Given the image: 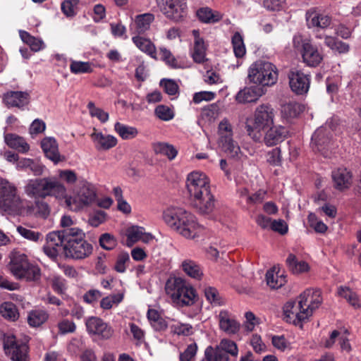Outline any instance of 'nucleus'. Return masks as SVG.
I'll use <instances>...</instances> for the list:
<instances>
[{
    "mask_svg": "<svg viewBox=\"0 0 361 361\" xmlns=\"http://www.w3.org/2000/svg\"><path fill=\"white\" fill-rule=\"evenodd\" d=\"M64 241L63 255L66 258L80 260L90 257L93 252V246L85 239V233L79 228L61 230Z\"/></svg>",
    "mask_w": 361,
    "mask_h": 361,
    "instance_id": "20e7f679",
    "label": "nucleus"
},
{
    "mask_svg": "<svg viewBox=\"0 0 361 361\" xmlns=\"http://www.w3.org/2000/svg\"><path fill=\"white\" fill-rule=\"evenodd\" d=\"M61 231L50 232L47 235V243L43 247L44 252L50 258L56 259L60 252L63 254Z\"/></svg>",
    "mask_w": 361,
    "mask_h": 361,
    "instance_id": "6ab92c4d",
    "label": "nucleus"
},
{
    "mask_svg": "<svg viewBox=\"0 0 361 361\" xmlns=\"http://www.w3.org/2000/svg\"><path fill=\"white\" fill-rule=\"evenodd\" d=\"M85 325L90 334L97 335L104 339L109 338L113 334L111 328L97 317L87 318L85 321Z\"/></svg>",
    "mask_w": 361,
    "mask_h": 361,
    "instance_id": "aec40b11",
    "label": "nucleus"
},
{
    "mask_svg": "<svg viewBox=\"0 0 361 361\" xmlns=\"http://www.w3.org/2000/svg\"><path fill=\"white\" fill-rule=\"evenodd\" d=\"M145 229L142 227L132 226L127 230L126 245L131 247L133 244L140 240Z\"/></svg>",
    "mask_w": 361,
    "mask_h": 361,
    "instance_id": "49530a36",
    "label": "nucleus"
},
{
    "mask_svg": "<svg viewBox=\"0 0 361 361\" xmlns=\"http://www.w3.org/2000/svg\"><path fill=\"white\" fill-rule=\"evenodd\" d=\"M322 302L319 290L307 289L296 300L288 301L283 307L284 319L295 325L307 321Z\"/></svg>",
    "mask_w": 361,
    "mask_h": 361,
    "instance_id": "f257e3e1",
    "label": "nucleus"
},
{
    "mask_svg": "<svg viewBox=\"0 0 361 361\" xmlns=\"http://www.w3.org/2000/svg\"><path fill=\"white\" fill-rule=\"evenodd\" d=\"M267 285L271 288H279L286 283V279L282 275L279 276L274 271L269 270L266 274Z\"/></svg>",
    "mask_w": 361,
    "mask_h": 361,
    "instance_id": "09e8293b",
    "label": "nucleus"
},
{
    "mask_svg": "<svg viewBox=\"0 0 361 361\" xmlns=\"http://www.w3.org/2000/svg\"><path fill=\"white\" fill-rule=\"evenodd\" d=\"M301 54L303 62L310 67L318 66L323 60V56L319 51L317 47L310 42L302 44Z\"/></svg>",
    "mask_w": 361,
    "mask_h": 361,
    "instance_id": "4be33fe9",
    "label": "nucleus"
},
{
    "mask_svg": "<svg viewBox=\"0 0 361 361\" xmlns=\"http://www.w3.org/2000/svg\"><path fill=\"white\" fill-rule=\"evenodd\" d=\"M306 20L310 23H320L321 21L328 23L331 20V18L329 16L321 13L315 9H310L306 13Z\"/></svg>",
    "mask_w": 361,
    "mask_h": 361,
    "instance_id": "864d4df0",
    "label": "nucleus"
},
{
    "mask_svg": "<svg viewBox=\"0 0 361 361\" xmlns=\"http://www.w3.org/2000/svg\"><path fill=\"white\" fill-rule=\"evenodd\" d=\"M156 154L167 157L169 160H173L178 154L177 149L172 145L166 142H157L153 145Z\"/></svg>",
    "mask_w": 361,
    "mask_h": 361,
    "instance_id": "c9c22d12",
    "label": "nucleus"
},
{
    "mask_svg": "<svg viewBox=\"0 0 361 361\" xmlns=\"http://www.w3.org/2000/svg\"><path fill=\"white\" fill-rule=\"evenodd\" d=\"M303 110L302 106L296 102L285 104L281 107V115L283 118H290L298 116Z\"/></svg>",
    "mask_w": 361,
    "mask_h": 361,
    "instance_id": "37998d69",
    "label": "nucleus"
},
{
    "mask_svg": "<svg viewBox=\"0 0 361 361\" xmlns=\"http://www.w3.org/2000/svg\"><path fill=\"white\" fill-rule=\"evenodd\" d=\"M337 293L340 297L345 298L354 308L357 309L360 307L361 305L357 295L349 287L339 286L337 290Z\"/></svg>",
    "mask_w": 361,
    "mask_h": 361,
    "instance_id": "f704fd0d",
    "label": "nucleus"
},
{
    "mask_svg": "<svg viewBox=\"0 0 361 361\" xmlns=\"http://www.w3.org/2000/svg\"><path fill=\"white\" fill-rule=\"evenodd\" d=\"M335 128L336 124L333 119L328 120L324 126L318 128L312 136L311 145L313 149L327 156L326 149L331 145Z\"/></svg>",
    "mask_w": 361,
    "mask_h": 361,
    "instance_id": "ddd939ff",
    "label": "nucleus"
},
{
    "mask_svg": "<svg viewBox=\"0 0 361 361\" xmlns=\"http://www.w3.org/2000/svg\"><path fill=\"white\" fill-rule=\"evenodd\" d=\"M44 301L46 303L59 307V311L62 317H66L70 314V311L68 309L61 307L63 302L57 297L49 293L44 299Z\"/></svg>",
    "mask_w": 361,
    "mask_h": 361,
    "instance_id": "680f3d73",
    "label": "nucleus"
},
{
    "mask_svg": "<svg viewBox=\"0 0 361 361\" xmlns=\"http://www.w3.org/2000/svg\"><path fill=\"white\" fill-rule=\"evenodd\" d=\"M96 200L97 192L95 187L89 182L83 181L80 183L74 197L67 198L66 202L71 209L77 211L91 205Z\"/></svg>",
    "mask_w": 361,
    "mask_h": 361,
    "instance_id": "9b49d317",
    "label": "nucleus"
},
{
    "mask_svg": "<svg viewBox=\"0 0 361 361\" xmlns=\"http://www.w3.org/2000/svg\"><path fill=\"white\" fill-rule=\"evenodd\" d=\"M289 86L291 90L298 95L306 94L310 85L311 77L300 70L292 68L288 73Z\"/></svg>",
    "mask_w": 361,
    "mask_h": 361,
    "instance_id": "dca6fc26",
    "label": "nucleus"
},
{
    "mask_svg": "<svg viewBox=\"0 0 361 361\" xmlns=\"http://www.w3.org/2000/svg\"><path fill=\"white\" fill-rule=\"evenodd\" d=\"M196 16L202 23H217L224 20L223 15L217 11H213L209 7H202L196 12Z\"/></svg>",
    "mask_w": 361,
    "mask_h": 361,
    "instance_id": "c85d7f7f",
    "label": "nucleus"
},
{
    "mask_svg": "<svg viewBox=\"0 0 361 361\" xmlns=\"http://www.w3.org/2000/svg\"><path fill=\"white\" fill-rule=\"evenodd\" d=\"M308 221L311 227L317 233H324L327 230L326 225L320 220H318L316 216L313 214H310L308 216Z\"/></svg>",
    "mask_w": 361,
    "mask_h": 361,
    "instance_id": "69168bd1",
    "label": "nucleus"
},
{
    "mask_svg": "<svg viewBox=\"0 0 361 361\" xmlns=\"http://www.w3.org/2000/svg\"><path fill=\"white\" fill-rule=\"evenodd\" d=\"M10 257L9 269L16 279L33 282L40 280L39 267L30 264L25 254L15 252L11 254Z\"/></svg>",
    "mask_w": 361,
    "mask_h": 361,
    "instance_id": "6e6552de",
    "label": "nucleus"
},
{
    "mask_svg": "<svg viewBox=\"0 0 361 361\" xmlns=\"http://www.w3.org/2000/svg\"><path fill=\"white\" fill-rule=\"evenodd\" d=\"M96 149L106 151L114 147L117 144V139L111 135H104L101 132H94L90 135Z\"/></svg>",
    "mask_w": 361,
    "mask_h": 361,
    "instance_id": "b1692460",
    "label": "nucleus"
},
{
    "mask_svg": "<svg viewBox=\"0 0 361 361\" xmlns=\"http://www.w3.org/2000/svg\"><path fill=\"white\" fill-rule=\"evenodd\" d=\"M206 46L204 39H198L194 43L193 60L196 63H203L205 59Z\"/></svg>",
    "mask_w": 361,
    "mask_h": 361,
    "instance_id": "de8ad7c7",
    "label": "nucleus"
},
{
    "mask_svg": "<svg viewBox=\"0 0 361 361\" xmlns=\"http://www.w3.org/2000/svg\"><path fill=\"white\" fill-rule=\"evenodd\" d=\"M276 111L269 104H262L256 107L252 118L246 124L248 135L255 141L261 139V131L264 130L274 123Z\"/></svg>",
    "mask_w": 361,
    "mask_h": 361,
    "instance_id": "423d86ee",
    "label": "nucleus"
},
{
    "mask_svg": "<svg viewBox=\"0 0 361 361\" xmlns=\"http://www.w3.org/2000/svg\"><path fill=\"white\" fill-rule=\"evenodd\" d=\"M106 220V213L97 210L91 214L88 219V224L92 227H97Z\"/></svg>",
    "mask_w": 361,
    "mask_h": 361,
    "instance_id": "4d7b16f0",
    "label": "nucleus"
},
{
    "mask_svg": "<svg viewBox=\"0 0 361 361\" xmlns=\"http://www.w3.org/2000/svg\"><path fill=\"white\" fill-rule=\"evenodd\" d=\"M35 214L39 217L46 219L50 213L49 204L42 200H37L34 206Z\"/></svg>",
    "mask_w": 361,
    "mask_h": 361,
    "instance_id": "bf43d9fd",
    "label": "nucleus"
},
{
    "mask_svg": "<svg viewBox=\"0 0 361 361\" xmlns=\"http://www.w3.org/2000/svg\"><path fill=\"white\" fill-rule=\"evenodd\" d=\"M0 207L8 212H17L22 208V200L17 195L16 188L1 178Z\"/></svg>",
    "mask_w": 361,
    "mask_h": 361,
    "instance_id": "f8f14e48",
    "label": "nucleus"
},
{
    "mask_svg": "<svg viewBox=\"0 0 361 361\" xmlns=\"http://www.w3.org/2000/svg\"><path fill=\"white\" fill-rule=\"evenodd\" d=\"M48 319V314L44 310H32L27 316V322L30 326L37 327L44 323Z\"/></svg>",
    "mask_w": 361,
    "mask_h": 361,
    "instance_id": "a19ab883",
    "label": "nucleus"
},
{
    "mask_svg": "<svg viewBox=\"0 0 361 361\" xmlns=\"http://www.w3.org/2000/svg\"><path fill=\"white\" fill-rule=\"evenodd\" d=\"M41 147L46 157L55 164L62 160L59 152L58 144L54 138L46 137L43 139L41 142Z\"/></svg>",
    "mask_w": 361,
    "mask_h": 361,
    "instance_id": "bb28decb",
    "label": "nucleus"
},
{
    "mask_svg": "<svg viewBox=\"0 0 361 361\" xmlns=\"http://www.w3.org/2000/svg\"><path fill=\"white\" fill-rule=\"evenodd\" d=\"M197 346L196 343L188 345L185 351L180 355V361H191L197 353Z\"/></svg>",
    "mask_w": 361,
    "mask_h": 361,
    "instance_id": "774afa93",
    "label": "nucleus"
},
{
    "mask_svg": "<svg viewBox=\"0 0 361 361\" xmlns=\"http://www.w3.org/2000/svg\"><path fill=\"white\" fill-rule=\"evenodd\" d=\"M165 289L173 302L178 306H191L195 302L196 290L188 282L180 277L169 279Z\"/></svg>",
    "mask_w": 361,
    "mask_h": 361,
    "instance_id": "0eeeda50",
    "label": "nucleus"
},
{
    "mask_svg": "<svg viewBox=\"0 0 361 361\" xmlns=\"http://www.w3.org/2000/svg\"><path fill=\"white\" fill-rule=\"evenodd\" d=\"M219 329L228 335H235L240 329V324L235 317L226 310H221L218 316Z\"/></svg>",
    "mask_w": 361,
    "mask_h": 361,
    "instance_id": "a211bd4d",
    "label": "nucleus"
},
{
    "mask_svg": "<svg viewBox=\"0 0 361 361\" xmlns=\"http://www.w3.org/2000/svg\"><path fill=\"white\" fill-rule=\"evenodd\" d=\"M183 271L190 277L200 280L203 276V271L200 266L192 259H185L182 262Z\"/></svg>",
    "mask_w": 361,
    "mask_h": 361,
    "instance_id": "2f4dec72",
    "label": "nucleus"
},
{
    "mask_svg": "<svg viewBox=\"0 0 361 361\" xmlns=\"http://www.w3.org/2000/svg\"><path fill=\"white\" fill-rule=\"evenodd\" d=\"M147 319L156 331H162L167 328L166 321L161 317L159 312L154 309L147 311Z\"/></svg>",
    "mask_w": 361,
    "mask_h": 361,
    "instance_id": "e433bc0d",
    "label": "nucleus"
},
{
    "mask_svg": "<svg viewBox=\"0 0 361 361\" xmlns=\"http://www.w3.org/2000/svg\"><path fill=\"white\" fill-rule=\"evenodd\" d=\"M161 11L169 20L179 21L186 15L185 0H156Z\"/></svg>",
    "mask_w": 361,
    "mask_h": 361,
    "instance_id": "2eb2a0df",
    "label": "nucleus"
},
{
    "mask_svg": "<svg viewBox=\"0 0 361 361\" xmlns=\"http://www.w3.org/2000/svg\"><path fill=\"white\" fill-rule=\"evenodd\" d=\"M154 114L160 120L169 121L173 118L175 114L172 109L166 105H158L155 110Z\"/></svg>",
    "mask_w": 361,
    "mask_h": 361,
    "instance_id": "603ef678",
    "label": "nucleus"
},
{
    "mask_svg": "<svg viewBox=\"0 0 361 361\" xmlns=\"http://www.w3.org/2000/svg\"><path fill=\"white\" fill-rule=\"evenodd\" d=\"M2 100L8 108L23 110L29 104L30 96L27 91H7L3 94Z\"/></svg>",
    "mask_w": 361,
    "mask_h": 361,
    "instance_id": "f3484780",
    "label": "nucleus"
},
{
    "mask_svg": "<svg viewBox=\"0 0 361 361\" xmlns=\"http://www.w3.org/2000/svg\"><path fill=\"white\" fill-rule=\"evenodd\" d=\"M18 233L25 239L37 242L42 238V235L39 232H36L30 229L26 228L21 226L17 227Z\"/></svg>",
    "mask_w": 361,
    "mask_h": 361,
    "instance_id": "13d9d810",
    "label": "nucleus"
},
{
    "mask_svg": "<svg viewBox=\"0 0 361 361\" xmlns=\"http://www.w3.org/2000/svg\"><path fill=\"white\" fill-rule=\"evenodd\" d=\"M101 247L106 250H113L116 246V240L109 233L102 234L99 238Z\"/></svg>",
    "mask_w": 361,
    "mask_h": 361,
    "instance_id": "052dcab7",
    "label": "nucleus"
},
{
    "mask_svg": "<svg viewBox=\"0 0 361 361\" xmlns=\"http://www.w3.org/2000/svg\"><path fill=\"white\" fill-rule=\"evenodd\" d=\"M278 70L275 65L265 61H257L248 68V80L258 86H272L278 80Z\"/></svg>",
    "mask_w": 361,
    "mask_h": 361,
    "instance_id": "1a4fd4ad",
    "label": "nucleus"
},
{
    "mask_svg": "<svg viewBox=\"0 0 361 361\" xmlns=\"http://www.w3.org/2000/svg\"><path fill=\"white\" fill-rule=\"evenodd\" d=\"M164 222L173 230L186 238H195L201 231L195 217L180 207H170L163 213Z\"/></svg>",
    "mask_w": 361,
    "mask_h": 361,
    "instance_id": "7ed1b4c3",
    "label": "nucleus"
},
{
    "mask_svg": "<svg viewBox=\"0 0 361 361\" xmlns=\"http://www.w3.org/2000/svg\"><path fill=\"white\" fill-rule=\"evenodd\" d=\"M102 296L101 291L97 289H90L82 295V300L89 305H94Z\"/></svg>",
    "mask_w": 361,
    "mask_h": 361,
    "instance_id": "e2e57ef3",
    "label": "nucleus"
},
{
    "mask_svg": "<svg viewBox=\"0 0 361 361\" xmlns=\"http://www.w3.org/2000/svg\"><path fill=\"white\" fill-rule=\"evenodd\" d=\"M24 192L31 198H45L54 196L65 198L66 189L55 177H46L30 179L24 187Z\"/></svg>",
    "mask_w": 361,
    "mask_h": 361,
    "instance_id": "39448f33",
    "label": "nucleus"
},
{
    "mask_svg": "<svg viewBox=\"0 0 361 361\" xmlns=\"http://www.w3.org/2000/svg\"><path fill=\"white\" fill-rule=\"evenodd\" d=\"M18 169L30 170L35 176H40L44 171V166L38 161L23 158L16 164Z\"/></svg>",
    "mask_w": 361,
    "mask_h": 361,
    "instance_id": "7c9ffc66",
    "label": "nucleus"
},
{
    "mask_svg": "<svg viewBox=\"0 0 361 361\" xmlns=\"http://www.w3.org/2000/svg\"><path fill=\"white\" fill-rule=\"evenodd\" d=\"M204 292L206 299L213 306H221L225 304V301L221 297L216 288L208 286L204 288Z\"/></svg>",
    "mask_w": 361,
    "mask_h": 361,
    "instance_id": "c03bdc74",
    "label": "nucleus"
},
{
    "mask_svg": "<svg viewBox=\"0 0 361 361\" xmlns=\"http://www.w3.org/2000/svg\"><path fill=\"white\" fill-rule=\"evenodd\" d=\"M220 143L222 150L229 158L239 161L244 157L239 145L232 137L224 136Z\"/></svg>",
    "mask_w": 361,
    "mask_h": 361,
    "instance_id": "a878e982",
    "label": "nucleus"
},
{
    "mask_svg": "<svg viewBox=\"0 0 361 361\" xmlns=\"http://www.w3.org/2000/svg\"><path fill=\"white\" fill-rule=\"evenodd\" d=\"M19 34L23 42L29 45L32 51H38L43 48L42 41L31 36L27 32L20 30Z\"/></svg>",
    "mask_w": 361,
    "mask_h": 361,
    "instance_id": "a18cd8bd",
    "label": "nucleus"
},
{
    "mask_svg": "<svg viewBox=\"0 0 361 361\" xmlns=\"http://www.w3.org/2000/svg\"><path fill=\"white\" fill-rule=\"evenodd\" d=\"M332 179L335 188L343 190L348 188L352 183L351 173L345 168H338L332 171Z\"/></svg>",
    "mask_w": 361,
    "mask_h": 361,
    "instance_id": "393cba45",
    "label": "nucleus"
},
{
    "mask_svg": "<svg viewBox=\"0 0 361 361\" xmlns=\"http://www.w3.org/2000/svg\"><path fill=\"white\" fill-rule=\"evenodd\" d=\"M159 54L161 60L173 68H178L180 67L176 59L172 55L171 52L165 47L159 48Z\"/></svg>",
    "mask_w": 361,
    "mask_h": 361,
    "instance_id": "6e6d98bb",
    "label": "nucleus"
},
{
    "mask_svg": "<svg viewBox=\"0 0 361 361\" xmlns=\"http://www.w3.org/2000/svg\"><path fill=\"white\" fill-rule=\"evenodd\" d=\"M70 70L74 74L87 73L93 71L91 63L78 61L71 62Z\"/></svg>",
    "mask_w": 361,
    "mask_h": 361,
    "instance_id": "8fccbe9b",
    "label": "nucleus"
},
{
    "mask_svg": "<svg viewBox=\"0 0 361 361\" xmlns=\"http://www.w3.org/2000/svg\"><path fill=\"white\" fill-rule=\"evenodd\" d=\"M324 43L331 50L337 51L339 54L348 53L350 49L348 44L333 37L326 36Z\"/></svg>",
    "mask_w": 361,
    "mask_h": 361,
    "instance_id": "4c0bfd02",
    "label": "nucleus"
},
{
    "mask_svg": "<svg viewBox=\"0 0 361 361\" xmlns=\"http://www.w3.org/2000/svg\"><path fill=\"white\" fill-rule=\"evenodd\" d=\"M123 299V294H113L103 298L100 301V307L103 310H110L114 305L119 304Z\"/></svg>",
    "mask_w": 361,
    "mask_h": 361,
    "instance_id": "3c124183",
    "label": "nucleus"
},
{
    "mask_svg": "<svg viewBox=\"0 0 361 361\" xmlns=\"http://www.w3.org/2000/svg\"><path fill=\"white\" fill-rule=\"evenodd\" d=\"M132 40L140 50L156 59V48L149 39L141 36H133Z\"/></svg>",
    "mask_w": 361,
    "mask_h": 361,
    "instance_id": "72a5a7b5",
    "label": "nucleus"
},
{
    "mask_svg": "<svg viewBox=\"0 0 361 361\" xmlns=\"http://www.w3.org/2000/svg\"><path fill=\"white\" fill-rule=\"evenodd\" d=\"M5 353L12 361H28L27 345L16 339L13 334H6L4 338Z\"/></svg>",
    "mask_w": 361,
    "mask_h": 361,
    "instance_id": "4468645a",
    "label": "nucleus"
},
{
    "mask_svg": "<svg viewBox=\"0 0 361 361\" xmlns=\"http://www.w3.org/2000/svg\"><path fill=\"white\" fill-rule=\"evenodd\" d=\"M231 43L235 56L238 59L243 58L245 55L246 49L243 36L239 32L234 33L231 38Z\"/></svg>",
    "mask_w": 361,
    "mask_h": 361,
    "instance_id": "ea45409f",
    "label": "nucleus"
},
{
    "mask_svg": "<svg viewBox=\"0 0 361 361\" xmlns=\"http://www.w3.org/2000/svg\"><path fill=\"white\" fill-rule=\"evenodd\" d=\"M238 355L236 343L228 338H223L214 348L209 345L204 350L207 361H230L229 356L236 357Z\"/></svg>",
    "mask_w": 361,
    "mask_h": 361,
    "instance_id": "9d476101",
    "label": "nucleus"
},
{
    "mask_svg": "<svg viewBox=\"0 0 361 361\" xmlns=\"http://www.w3.org/2000/svg\"><path fill=\"white\" fill-rule=\"evenodd\" d=\"M267 129L263 140L268 147L276 145L287 137L288 130L281 125H273Z\"/></svg>",
    "mask_w": 361,
    "mask_h": 361,
    "instance_id": "412c9836",
    "label": "nucleus"
},
{
    "mask_svg": "<svg viewBox=\"0 0 361 361\" xmlns=\"http://www.w3.org/2000/svg\"><path fill=\"white\" fill-rule=\"evenodd\" d=\"M349 331L347 329H345L343 334L337 330L333 331L329 338L325 343V347L329 348H331L335 343L336 338L339 337L341 350L349 353L351 350V345L347 337Z\"/></svg>",
    "mask_w": 361,
    "mask_h": 361,
    "instance_id": "cd10ccee",
    "label": "nucleus"
},
{
    "mask_svg": "<svg viewBox=\"0 0 361 361\" xmlns=\"http://www.w3.org/2000/svg\"><path fill=\"white\" fill-rule=\"evenodd\" d=\"M1 316L10 321H16L19 317V313L16 306L11 302H4L0 306Z\"/></svg>",
    "mask_w": 361,
    "mask_h": 361,
    "instance_id": "58836bf2",
    "label": "nucleus"
},
{
    "mask_svg": "<svg viewBox=\"0 0 361 361\" xmlns=\"http://www.w3.org/2000/svg\"><path fill=\"white\" fill-rule=\"evenodd\" d=\"M58 329L61 334H71L75 331L76 325L72 321L63 319L58 323Z\"/></svg>",
    "mask_w": 361,
    "mask_h": 361,
    "instance_id": "0e129e2a",
    "label": "nucleus"
},
{
    "mask_svg": "<svg viewBox=\"0 0 361 361\" xmlns=\"http://www.w3.org/2000/svg\"><path fill=\"white\" fill-rule=\"evenodd\" d=\"M264 94L262 87L253 85L245 87L240 90L235 96V100L238 103L255 102Z\"/></svg>",
    "mask_w": 361,
    "mask_h": 361,
    "instance_id": "5701e85b",
    "label": "nucleus"
},
{
    "mask_svg": "<svg viewBox=\"0 0 361 361\" xmlns=\"http://www.w3.org/2000/svg\"><path fill=\"white\" fill-rule=\"evenodd\" d=\"M286 262L289 270L294 274L305 273L310 269V266L306 262L298 261L295 255L291 253L288 255Z\"/></svg>",
    "mask_w": 361,
    "mask_h": 361,
    "instance_id": "473e14b6",
    "label": "nucleus"
},
{
    "mask_svg": "<svg viewBox=\"0 0 361 361\" xmlns=\"http://www.w3.org/2000/svg\"><path fill=\"white\" fill-rule=\"evenodd\" d=\"M114 130L124 140L133 139L138 134L136 128L126 126L119 122L115 123Z\"/></svg>",
    "mask_w": 361,
    "mask_h": 361,
    "instance_id": "79ce46f5",
    "label": "nucleus"
},
{
    "mask_svg": "<svg viewBox=\"0 0 361 361\" xmlns=\"http://www.w3.org/2000/svg\"><path fill=\"white\" fill-rule=\"evenodd\" d=\"M90 114L92 117H97L102 123H106L109 120V114L103 109L96 107L92 102L87 104Z\"/></svg>",
    "mask_w": 361,
    "mask_h": 361,
    "instance_id": "5fc2aeb1",
    "label": "nucleus"
},
{
    "mask_svg": "<svg viewBox=\"0 0 361 361\" xmlns=\"http://www.w3.org/2000/svg\"><path fill=\"white\" fill-rule=\"evenodd\" d=\"M186 186L193 203L199 212L204 214L212 213L215 208V199L210 190L207 176L199 171L188 174Z\"/></svg>",
    "mask_w": 361,
    "mask_h": 361,
    "instance_id": "f03ea898",
    "label": "nucleus"
},
{
    "mask_svg": "<svg viewBox=\"0 0 361 361\" xmlns=\"http://www.w3.org/2000/svg\"><path fill=\"white\" fill-rule=\"evenodd\" d=\"M160 85L164 87L165 92L169 95H175L178 90V85L170 79H162Z\"/></svg>",
    "mask_w": 361,
    "mask_h": 361,
    "instance_id": "338daca9",
    "label": "nucleus"
},
{
    "mask_svg": "<svg viewBox=\"0 0 361 361\" xmlns=\"http://www.w3.org/2000/svg\"><path fill=\"white\" fill-rule=\"evenodd\" d=\"M5 142L8 147L16 149L20 153H26L30 149V146L25 140L16 134H7L5 135Z\"/></svg>",
    "mask_w": 361,
    "mask_h": 361,
    "instance_id": "c756f323",
    "label": "nucleus"
}]
</instances>
